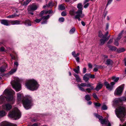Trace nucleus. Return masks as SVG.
<instances>
[{
  "label": "nucleus",
  "instance_id": "51",
  "mask_svg": "<svg viewBox=\"0 0 126 126\" xmlns=\"http://www.w3.org/2000/svg\"><path fill=\"white\" fill-rule=\"evenodd\" d=\"M61 15L63 16H64L66 15V14L65 12L63 11L61 13Z\"/></svg>",
  "mask_w": 126,
  "mask_h": 126
},
{
  "label": "nucleus",
  "instance_id": "17",
  "mask_svg": "<svg viewBox=\"0 0 126 126\" xmlns=\"http://www.w3.org/2000/svg\"><path fill=\"white\" fill-rule=\"evenodd\" d=\"M103 86L102 84L100 83H98L96 86V87L95 89L97 91H98L102 88Z\"/></svg>",
  "mask_w": 126,
  "mask_h": 126
},
{
  "label": "nucleus",
  "instance_id": "59",
  "mask_svg": "<svg viewBox=\"0 0 126 126\" xmlns=\"http://www.w3.org/2000/svg\"><path fill=\"white\" fill-rule=\"evenodd\" d=\"M89 3H87V4H86L84 6V8H86L88 7L89 5Z\"/></svg>",
  "mask_w": 126,
  "mask_h": 126
},
{
  "label": "nucleus",
  "instance_id": "14",
  "mask_svg": "<svg viewBox=\"0 0 126 126\" xmlns=\"http://www.w3.org/2000/svg\"><path fill=\"white\" fill-rule=\"evenodd\" d=\"M77 8H78L79 10L77 11V13H79L80 12H81V13H82L83 9L82 4L81 3H79L78 5Z\"/></svg>",
  "mask_w": 126,
  "mask_h": 126
},
{
  "label": "nucleus",
  "instance_id": "52",
  "mask_svg": "<svg viewBox=\"0 0 126 126\" xmlns=\"http://www.w3.org/2000/svg\"><path fill=\"white\" fill-rule=\"evenodd\" d=\"M88 65L89 67L91 69L92 68V65L90 63H88Z\"/></svg>",
  "mask_w": 126,
  "mask_h": 126
},
{
  "label": "nucleus",
  "instance_id": "41",
  "mask_svg": "<svg viewBox=\"0 0 126 126\" xmlns=\"http://www.w3.org/2000/svg\"><path fill=\"white\" fill-rule=\"evenodd\" d=\"M112 79L113 80H114L115 82H117L119 79V78H116L115 77H112Z\"/></svg>",
  "mask_w": 126,
  "mask_h": 126
},
{
  "label": "nucleus",
  "instance_id": "60",
  "mask_svg": "<svg viewBox=\"0 0 126 126\" xmlns=\"http://www.w3.org/2000/svg\"><path fill=\"white\" fill-rule=\"evenodd\" d=\"M102 57L104 58H108V56H107L104 55H102Z\"/></svg>",
  "mask_w": 126,
  "mask_h": 126
},
{
  "label": "nucleus",
  "instance_id": "24",
  "mask_svg": "<svg viewBox=\"0 0 126 126\" xmlns=\"http://www.w3.org/2000/svg\"><path fill=\"white\" fill-rule=\"evenodd\" d=\"M113 63V62L112 60L110 59H107L106 61V64H112Z\"/></svg>",
  "mask_w": 126,
  "mask_h": 126
},
{
  "label": "nucleus",
  "instance_id": "18",
  "mask_svg": "<svg viewBox=\"0 0 126 126\" xmlns=\"http://www.w3.org/2000/svg\"><path fill=\"white\" fill-rule=\"evenodd\" d=\"M89 78L88 74H86L83 77V79L85 82H87L89 80Z\"/></svg>",
  "mask_w": 126,
  "mask_h": 126
},
{
  "label": "nucleus",
  "instance_id": "43",
  "mask_svg": "<svg viewBox=\"0 0 126 126\" xmlns=\"http://www.w3.org/2000/svg\"><path fill=\"white\" fill-rule=\"evenodd\" d=\"M118 41L116 39H115V42L114 43V45L116 46H118L119 45Z\"/></svg>",
  "mask_w": 126,
  "mask_h": 126
},
{
  "label": "nucleus",
  "instance_id": "20",
  "mask_svg": "<svg viewBox=\"0 0 126 126\" xmlns=\"http://www.w3.org/2000/svg\"><path fill=\"white\" fill-rule=\"evenodd\" d=\"M6 66L5 65H3L0 68V72L3 73L6 70Z\"/></svg>",
  "mask_w": 126,
  "mask_h": 126
},
{
  "label": "nucleus",
  "instance_id": "47",
  "mask_svg": "<svg viewBox=\"0 0 126 126\" xmlns=\"http://www.w3.org/2000/svg\"><path fill=\"white\" fill-rule=\"evenodd\" d=\"M78 85L82 87H85L86 86V83H81V84H79Z\"/></svg>",
  "mask_w": 126,
  "mask_h": 126
},
{
  "label": "nucleus",
  "instance_id": "5",
  "mask_svg": "<svg viewBox=\"0 0 126 126\" xmlns=\"http://www.w3.org/2000/svg\"><path fill=\"white\" fill-rule=\"evenodd\" d=\"M10 117L14 118L15 119L19 118L21 116L20 112L16 108H15L12 111L10 112L9 115Z\"/></svg>",
  "mask_w": 126,
  "mask_h": 126
},
{
  "label": "nucleus",
  "instance_id": "34",
  "mask_svg": "<svg viewBox=\"0 0 126 126\" xmlns=\"http://www.w3.org/2000/svg\"><path fill=\"white\" fill-rule=\"evenodd\" d=\"M85 99L87 101H89L91 99L90 96L88 95H86L85 96Z\"/></svg>",
  "mask_w": 126,
  "mask_h": 126
},
{
  "label": "nucleus",
  "instance_id": "58",
  "mask_svg": "<svg viewBox=\"0 0 126 126\" xmlns=\"http://www.w3.org/2000/svg\"><path fill=\"white\" fill-rule=\"evenodd\" d=\"M112 0H109L108 3L106 5L107 6L109 4H110L111 3Z\"/></svg>",
  "mask_w": 126,
  "mask_h": 126
},
{
  "label": "nucleus",
  "instance_id": "50",
  "mask_svg": "<svg viewBox=\"0 0 126 126\" xmlns=\"http://www.w3.org/2000/svg\"><path fill=\"white\" fill-rule=\"evenodd\" d=\"M72 54L75 58L77 57L76 54L75 53V51H73L72 52Z\"/></svg>",
  "mask_w": 126,
  "mask_h": 126
},
{
  "label": "nucleus",
  "instance_id": "19",
  "mask_svg": "<svg viewBox=\"0 0 126 126\" xmlns=\"http://www.w3.org/2000/svg\"><path fill=\"white\" fill-rule=\"evenodd\" d=\"M69 14L70 15L73 16H75L76 14H77V12H75L74 9H73L70 10Z\"/></svg>",
  "mask_w": 126,
  "mask_h": 126
},
{
  "label": "nucleus",
  "instance_id": "46",
  "mask_svg": "<svg viewBox=\"0 0 126 126\" xmlns=\"http://www.w3.org/2000/svg\"><path fill=\"white\" fill-rule=\"evenodd\" d=\"M93 97L95 99H98V97L96 94L95 93H94L93 94Z\"/></svg>",
  "mask_w": 126,
  "mask_h": 126
},
{
  "label": "nucleus",
  "instance_id": "30",
  "mask_svg": "<svg viewBox=\"0 0 126 126\" xmlns=\"http://www.w3.org/2000/svg\"><path fill=\"white\" fill-rule=\"evenodd\" d=\"M6 114V113L4 111L1 110L0 111V116H5Z\"/></svg>",
  "mask_w": 126,
  "mask_h": 126
},
{
  "label": "nucleus",
  "instance_id": "40",
  "mask_svg": "<svg viewBox=\"0 0 126 126\" xmlns=\"http://www.w3.org/2000/svg\"><path fill=\"white\" fill-rule=\"evenodd\" d=\"M107 107L105 104H103L102 107V109L103 110H106L107 109Z\"/></svg>",
  "mask_w": 126,
  "mask_h": 126
},
{
  "label": "nucleus",
  "instance_id": "28",
  "mask_svg": "<svg viewBox=\"0 0 126 126\" xmlns=\"http://www.w3.org/2000/svg\"><path fill=\"white\" fill-rule=\"evenodd\" d=\"M1 126H9V125L7 122H3L1 123Z\"/></svg>",
  "mask_w": 126,
  "mask_h": 126
},
{
  "label": "nucleus",
  "instance_id": "12",
  "mask_svg": "<svg viewBox=\"0 0 126 126\" xmlns=\"http://www.w3.org/2000/svg\"><path fill=\"white\" fill-rule=\"evenodd\" d=\"M19 64L17 62H15L14 63V67L15 68L12 69L10 72L11 74H12L16 72L17 70V67L18 66Z\"/></svg>",
  "mask_w": 126,
  "mask_h": 126
},
{
  "label": "nucleus",
  "instance_id": "22",
  "mask_svg": "<svg viewBox=\"0 0 126 126\" xmlns=\"http://www.w3.org/2000/svg\"><path fill=\"white\" fill-rule=\"evenodd\" d=\"M12 25H18L20 24V21L17 20L12 21L11 22Z\"/></svg>",
  "mask_w": 126,
  "mask_h": 126
},
{
  "label": "nucleus",
  "instance_id": "13",
  "mask_svg": "<svg viewBox=\"0 0 126 126\" xmlns=\"http://www.w3.org/2000/svg\"><path fill=\"white\" fill-rule=\"evenodd\" d=\"M77 13V14L75 16V18L78 19L79 21H80L81 20V19L80 18V17L81 18H83L84 16V14H82V13H81V12Z\"/></svg>",
  "mask_w": 126,
  "mask_h": 126
},
{
  "label": "nucleus",
  "instance_id": "7",
  "mask_svg": "<svg viewBox=\"0 0 126 126\" xmlns=\"http://www.w3.org/2000/svg\"><path fill=\"white\" fill-rule=\"evenodd\" d=\"M124 84L122 85L116 89L114 92L115 95H119L122 93L124 88Z\"/></svg>",
  "mask_w": 126,
  "mask_h": 126
},
{
  "label": "nucleus",
  "instance_id": "64",
  "mask_svg": "<svg viewBox=\"0 0 126 126\" xmlns=\"http://www.w3.org/2000/svg\"><path fill=\"white\" fill-rule=\"evenodd\" d=\"M108 34V32H107L106 33V34L104 35H105V38H106V37Z\"/></svg>",
  "mask_w": 126,
  "mask_h": 126
},
{
  "label": "nucleus",
  "instance_id": "39",
  "mask_svg": "<svg viewBox=\"0 0 126 126\" xmlns=\"http://www.w3.org/2000/svg\"><path fill=\"white\" fill-rule=\"evenodd\" d=\"M87 87H90L92 89H94V87L92 86H91V84L90 83H88L87 84H86V86Z\"/></svg>",
  "mask_w": 126,
  "mask_h": 126
},
{
  "label": "nucleus",
  "instance_id": "35",
  "mask_svg": "<svg viewBox=\"0 0 126 126\" xmlns=\"http://www.w3.org/2000/svg\"><path fill=\"white\" fill-rule=\"evenodd\" d=\"M77 86L79 90L85 92V90L83 87H82L78 84V85Z\"/></svg>",
  "mask_w": 126,
  "mask_h": 126
},
{
  "label": "nucleus",
  "instance_id": "63",
  "mask_svg": "<svg viewBox=\"0 0 126 126\" xmlns=\"http://www.w3.org/2000/svg\"><path fill=\"white\" fill-rule=\"evenodd\" d=\"M47 20H45L44 21H43V22H41V24H46L47 23Z\"/></svg>",
  "mask_w": 126,
  "mask_h": 126
},
{
  "label": "nucleus",
  "instance_id": "23",
  "mask_svg": "<svg viewBox=\"0 0 126 126\" xmlns=\"http://www.w3.org/2000/svg\"><path fill=\"white\" fill-rule=\"evenodd\" d=\"M73 75L76 78V80L77 82H81V79L79 75L76 74H74Z\"/></svg>",
  "mask_w": 126,
  "mask_h": 126
},
{
  "label": "nucleus",
  "instance_id": "37",
  "mask_svg": "<svg viewBox=\"0 0 126 126\" xmlns=\"http://www.w3.org/2000/svg\"><path fill=\"white\" fill-rule=\"evenodd\" d=\"M94 105L96 107H99L101 106V104L100 103L98 102H95L94 103Z\"/></svg>",
  "mask_w": 126,
  "mask_h": 126
},
{
  "label": "nucleus",
  "instance_id": "16",
  "mask_svg": "<svg viewBox=\"0 0 126 126\" xmlns=\"http://www.w3.org/2000/svg\"><path fill=\"white\" fill-rule=\"evenodd\" d=\"M119 101H126V98L125 97H123L117 99L115 101V102L117 103Z\"/></svg>",
  "mask_w": 126,
  "mask_h": 126
},
{
  "label": "nucleus",
  "instance_id": "56",
  "mask_svg": "<svg viewBox=\"0 0 126 126\" xmlns=\"http://www.w3.org/2000/svg\"><path fill=\"white\" fill-rule=\"evenodd\" d=\"M73 70L75 73H78L79 71V70L76 69H74Z\"/></svg>",
  "mask_w": 126,
  "mask_h": 126
},
{
  "label": "nucleus",
  "instance_id": "57",
  "mask_svg": "<svg viewBox=\"0 0 126 126\" xmlns=\"http://www.w3.org/2000/svg\"><path fill=\"white\" fill-rule=\"evenodd\" d=\"M44 11H43L41 12V13H40V16H42L43 15V14L44 13Z\"/></svg>",
  "mask_w": 126,
  "mask_h": 126
},
{
  "label": "nucleus",
  "instance_id": "36",
  "mask_svg": "<svg viewBox=\"0 0 126 126\" xmlns=\"http://www.w3.org/2000/svg\"><path fill=\"white\" fill-rule=\"evenodd\" d=\"M65 9V6L64 5H59V10H64Z\"/></svg>",
  "mask_w": 126,
  "mask_h": 126
},
{
  "label": "nucleus",
  "instance_id": "49",
  "mask_svg": "<svg viewBox=\"0 0 126 126\" xmlns=\"http://www.w3.org/2000/svg\"><path fill=\"white\" fill-rule=\"evenodd\" d=\"M113 40V39H110L109 40V41L108 42L107 44H111Z\"/></svg>",
  "mask_w": 126,
  "mask_h": 126
},
{
  "label": "nucleus",
  "instance_id": "32",
  "mask_svg": "<svg viewBox=\"0 0 126 126\" xmlns=\"http://www.w3.org/2000/svg\"><path fill=\"white\" fill-rule=\"evenodd\" d=\"M125 50V49L124 48H120L117 49V51L119 53H121L124 52Z\"/></svg>",
  "mask_w": 126,
  "mask_h": 126
},
{
  "label": "nucleus",
  "instance_id": "15",
  "mask_svg": "<svg viewBox=\"0 0 126 126\" xmlns=\"http://www.w3.org/2000/svg\"><path fill=\"white\" fill-rule=\"evenodd\" d=\"M1 23L6 26L9 25V21L5 19H3L1 20Z\"/></svg>",
  "mask_w": 126,
  "mask_h": 126
},
{
  "label": "nucleus",
  "instance_id": "45",
  "mask_svg": "<svg viewBox=\"0 0 126 126\" xmlns=\"http://www.w3.org/2000/svg\"><path fill=\"white\" fill-rule=\"evenodd\" d=\"M64 18L61 17L59 18V20L60 22H62L64 21Z\"/></svg>",
  "mask_w": 126,
  "mask_h": 126
},
{
  "label": "nucleus",
  "instance_id": "33",
  "mask_svg": "<svg viewBox=\"0 0 126 126\" xmlns=\"http://www.w3.org/2000/svg\"><path fill=\"white\" fill-rule=\"evenodd\" d=\"M76 30V29L75 27H73L71 29L69 33L70 34H72L73 33L75 30Z\"/></svg>",
  "mask_w": 126,
  "mask_h": 126
},
{
  "label": "nucleus",
  "instance_id": "38",
  "mask_svg": "<svg viewBox=\"0 0 126 126\" xmlns=\"http://www.w3.org/2000/svg\"><path fill=\"white\" fill-rule=\"evenodd\" d=\"M49 17V15H48L46 16H44L41 18L43 20H47Z\"/></svg>",
  "mask_w": 126,
  "mask_h": 126
},
{
  "label": "nucleus",
  "instance_id": "3",
  "mask_svg": "<svg viewBox=\"0 0 126 126\" xmlns=\"http://www.w3.org/2000/svg\"><path fill=\"white\" fill-rule=\"evenodd\" d=\"M25 85L28 89L32 91L36 90L39 86L37 81L33 79L28 80L26 83Z\"/></svg>",
  "mask_w": 126,
  "mask_h": 126
},
{
  "label": "nucleus",
  "instance_id": "8",
  "mask_svg": "<svg viewBox=\"0 0 126 126\" xmlns=\"http://www.w3.org/2000/svg\"><path fill=\"white\" fill-rule=\"evenodd\" d=\"M115 84L114 82H111L110 84L107 82H104V84L107 89L110 90H111L113 89L114 85Z\"/></svg>",
  "mask_w": 126,
  "mask_h": 126
},
{
  "label": "nucleus",
  "instance_id": "61",
  "mask_svg": "<svg viewBox=\"0 0 126 126\" xmlns=\"http://www.w3.org/2000/svg\"><path fill=\"white\" fill-rule=\"evenodd\" d=\"M33 11H28V13L29 14H31L32 15L33 14V13L32 12Z\"/></svg>",
  "mask_w": 126,
  "mask_h": 126
},
{
  "label": "nucleus",
  "instance_id": "25",
  "mask_svg": "<svg viewBox=\"0 0 126 126\" xmlns=\"http://www.w3.org/2000/svg\"><path fill=\"white\" fill-rule=\"evenodd\" d=\"M25 25L27 26H30L31 25V21L29 19L26 20L25 21Z\"/></svg>",
  "mask_w": 126,
  "mask_h": 126
},
{
  "label": "nucleus",
  "instance_id": "27",
  "mask_svg": "<svg viewBox=\"0 0 126 126\" xmlns=\"http://www.w3.org/2000/svg\"><path fill=\"white\" fill-rule=\"evenodd\" d=\"M108 47L111 50H115L116 48L114 46H113L110 45H108Z\"/></svg>",
  "mask_w": 126,
  "mask_h": 126
},
{
  "label": "nucleus",
  "instance_id": "62",
  "mask_svg": "<svg viewBox=\"0 0 126 126\" xmlns=\"http://www.w3.org/2000/svg\"><path fill=\"white\" fill-rule=\"evenodd\" d=\"M75 59L77 62H79V57H76V58Z\"/></svg>",
  "mask_w": 126,
  "mask_h": 126
},
{
  "label": "nucleus",
  "instance_id": "54",
  "mask_svg": "<svg viewBox=\"0 0 126 126\" xmlns=\"http://www.w3.org/2000/svg\"><path fill=\"white\" fill-rule=\"evenodd\" d=\"M86 69L85 67L83 68V74L85 73L86 72Z\"/></svg>",
  "mask_w": 126,
  "mask_h": 126
},
{
  "label": "nucleus",
  "instance_id": "6",
  "mask_svg": "<svg viewBox=\"0 0 126 126\" xmlns=\"http://www.w3.org/2000/svg\"><path fill=\"white\" fill-rule=\"evenodd\" d=\"M11 83L13 88L15 89L16 92L19 91L21 90V85L17 80L16 82Z\"/></svg>",
  "mask_w": 126,
  "mask_h": 126
},
{
  "label": "nucleus",
  "instance_id": "53",
  "mask_svg": "<svg viewBox=\"0 0 126 126\" xmlns=\"http://www.w3.org/2000/svg\"><path fill=\"white\" fill-rule=\"evenodd\" d=\"M52 13V11L51 10H50L48 11H46L45 13L46 14L48 13L49 14H50L51 13Z\"/></svg>",
  "mask_w": 126,
  "mask_h": 126
},
{
  "label": "nucleus",
  "instance_id": "29",
  "mask_svg": "<svg viewBox=\"0 0 126 126\" xmlns=\"http://www.w3.org/2000/svg\"><path fill=\"white\" fill-rule=\"evenodd\" d=\"M107 40L106 39L104 38V39H100V45H103L105 43L106 41Z\"/></svg>",
  "mask_w": 126,
  "mask_h": 126
},
{
  "label": "nucleus",
  "instance_id": "42",
  "mask_svg": "<svg viewBox=\"0 0 126 126\" xmlns=\"http://www.w3.org/2000/svg\"><path fill=\"white\" fill-rule=\"evenodd\" d=\"M94 89H92L91 88H88L86 89L85 90V91H87V92L88 93H90L91 92V91L92 90H94Z\"/></svg>",
  "mask_w": 126,
  "mask_h": 126
},
{
  "label": "nucleus",
  "instance_id": "55",
  "mask_svg": "<svg viewBox=\"0 0 126 126\" xmlns=\"http://www.w3.org/2000/svg\"><path fill=\"white\" fill-rule=\"evenodd\" d=\"M29 3L26 1L24 2V3L22 4V5L27 6Z\"/></svg>",
  "mask_w": 126,
  "mask_h": 126
},
{
  "label": "nucleus",
  "instance_id": "26",
  "mask_svg": "<svg viewBox=\"0 0 126 126\" xmlns=\"http://www.w3.org/2000/svg\"><path fill=\"white\" fill-rule=\"evenodd\" d=\"M19 15H17L16 14H14L12 15H9L8 16H7L6 17L7 18H13L14 17H16L17 16H19Z\"/></svg>",
  "mask_w": 126,
  "mask_h": 126
},
{
  "label": "nucleus",
  "instance_id": "2",
  "mask_svg": "<svg viewBox=\"0 0 126 126\" xmlns=\"http://www.w3.org/2000/svg\"><path fill=\"white\" fill-rule=\"evenodd\" d=\"M5 94L8 95L6 98L4 96H0V104H1L4 102L6 99L7 101L11 102L13 103L15 102V99L14 98L13 95L15 94L14 91L12 89L9 90H6L4 91Z\"/></svg>",
  "mask_w": 126,
  "mask_h": 126
},
{
  "label": "nucleus",
  "instance_id": "44",
  "mask_svg": "<svg viewBox=\"0 0 126 126\" xmlns=\"http://www.w3.org/2000/svg\"><path fill=\"white\" fill-rule=\"evenodd\" d=\"M42 19V18H41L39 19L36 18L35 20V21L36 22L38 23Z\"/></svg>",
  "mask_w": 126,
  "mask_h": 126
},
{
  "label": "nucleus",
  "instance_id": "9",
  "mask_svg": "<svg viewBox=\"0 0 126 126\" xmlns=\"http://www.w3.org/2000/svg\"><path fill=\"white\" fill-rule=\"evenodd\" d=\"M38 6L35 3H33L29 5L27 9L28 11H34L37 9Z\"/></svg>",
  "mask_w": 126,
  "mask_h": 126
},
{
  "label": "nucleus",
  "instance_id": "31",
  "mask_svg": "<svg viewBox=\"0 0 126 126\" xmlns=\"http://www.w3.org/2000/svg\"><path fill=\"white\" fill-rule=\"evenodd\" d=\"M98 36L100 37H102L104 38H105V35L102 33L101 31H99V32Z\"/></svg>",
  "mask_w": 126,
  "mask_h": 126
},
{
  "label": "nucleus",
  "instance_id": "4",
  "mask_svg": "<svg viewBox=\"0 0 126 126\" xmlns=\"http://www.w3.org/2000/svg\"><path fill=\"white\" fill-rule=\"evenodd\" d=\"M115 111L117 116L120 118H124L126 115V109L125 107L122 106H119L116 109Z\"/></svg>",
  "mask_w": 126,
  "mask_h": 126
},
{
  "label": "nucleus",
  "instance_id": "11",
  "mask_svg": "<svg viewBox=\"0 0 126 126\" xmlns=\"http://www.w3.org/2000/svg\"><path fill=\"white\" fill-rule=\"evenodd\" d=\"M12 106L9 103L6 104L2 105V108L3 109L7 110H9L11 109Z\"/></svg>",
  "mask_w": 126,
  "mask_h": 126
},
{
  "label": "nucleus",
  "instance_id": "1",
  "mask_svg": "<svg viewBox=\"0 0 126 126\" xmlns=\"http://www.w3.org/2000/svg\"><path fill=\"white\" fill-rule=\"evenodd\" d=\"M17 98L19 102H22L24 108L26 109H28L30 108L32 106V99L31 97L26 96L24 97L23 94L18 93L17 94Z\"/></svg>",
  "mask_w": 126,
  "mask_h": 126
},
{
  "label": "nucleus",
  "instance_id": "10",
  "mask_svg": "<svg viewBox=\"0 0 126 126\" xmlns=\"http://www.w3.org/2000/svg\"><path fill=\"white\" fill-rule=\"evenodd\" d=\"M95 115L96 117L99 119L102 124H107V123H108L107 121H106L105 119H102V117L100 116L99 115L96 114H95Z\"/></svg>",
  "mask_w": 126,
  "mask_h": 126
},
{
  "label": "nucleus",
  "instance_id": "48",
  "mask_svg": "<svg viewBox=\"0 0 126 126\" xmlns=\"http://www.w3.org/2000/svg\"><path fill=\"white\" fill-rule=\"evenodd\" d=\"M88 74L89 76V78L93 79L95 78V77L94 75H92L90 73Z\"/></svg>",
  "mask_w": 126,
  "mask_h": 126
},
{
  "label": "nucleus",
  "instance_id": "21",
  "mask_svg": "<svg viewBox=\"0 0 126 126\" xmlns=\"http://www.w3.org/2000/svg\"><path fill=\"white\" fill-rule=\"evenodd\" d=\"M124 32V31H122L119 34L118 37L116 39L118 41H119L121 38L122 36V34Z\"/></svg>",
  "mask_w": 126,
  "mask_h": 126
}]
</instances>
